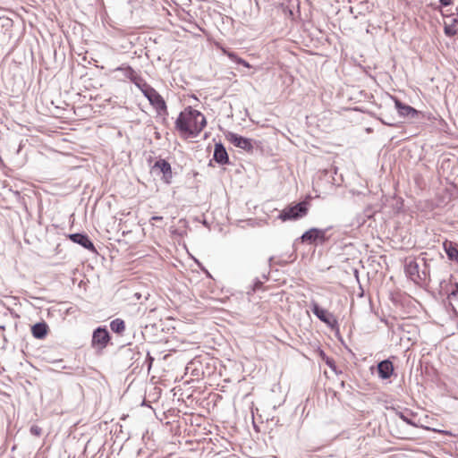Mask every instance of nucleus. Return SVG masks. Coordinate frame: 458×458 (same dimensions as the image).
Here are the masks:
<instances>
[{"instance_id": "obj_9", "label": "nucleus", "mask_w": 458, "mask_h": 458, "mask_svg": "<svg viewBox=\"0 0 458 458\" xmlns=\"http://www.w3.org/2000/svg\"><path fill=\"white\" fill-rule=\"evenodd\" d=\"M69 238L75 243L80 244L89 250H95L93 242L89 240V236L83 233H72Z\"/></svg>"}, {"instance_id": "obj_13", "label": "nucleus", "mask_w": 458, "mask_h": 458, "mask_svg": "<svg viewBox=\"0 0 458 458\" xmlns=\"http://www.w3.org/2000/svg\"><path fill=\"white\" fill-rule=\"evenodd\" d=\"M406 275L414 282L420 279L419 273V265L415 260H411L405 265Z\"/></svg>"}, {"instance_id": "obj_5", "label": "nucleus", "mask_w": 458, "mask_h": 458, "mask_svg": "<svg viewBox=\"0 0 458 458\" xmlns=\"http://www.w3.org/2000/svg\"><path fill=\"white\" fill-rule=\"evenodd\" d=\"M110 340V335L106 328L98 327L92 335V346L100 350L104 349Z\"/></svg>"}, {"instance_id": "obj_28", "label": "nucleus", "mask_w": 458, "mask_h": 458, "mask_svg": "<svg viewBox=\"0 0 458 458\" xmlns=\"http://www.w3.org/2000/svg\"><path fill=\"white\" fill-rule=\"evenodd\" d=\"M259 284H261V282L257 283V284H256V285H257V286H259Z\"/></svg>"}, {"instance_id": "obj_8", "label": "nucleus", "mask_w": 458, "mask_h": 458, "mask_svg": "<svg viewBox=\"0 0 458 458\" xmlns=\"http://www.w3.org/2000/svg\"><path fill=\"white\" fill-rule=\"evenodd\" d=\"M301 239L303 242H309V243H313L317 240L324 241L325 240V231L318 229V228H311V229L306 231L301 235Z\"/></svg>"}, {"instance_id": "obj_11", "label": "nucleus", "mask_w": 458, "mask_h": 458, "mask_svg": "<svg viewBox=\"0 0 458 458\" xmlns=\"http://www.w3.org/2000/svg\"><path fill=\"white\" fill-rule=\"evenodd\" d=\"M377 372L381 378H389L394 372L393 363L389 360H385L377 364Z\"/></svg>"}, {"instance_id": "obj_2", "label": "nucleus", "mask_w": 458, "mask_h": 458, "mask_svg": "<svg viewBox=\"0 0 458 458\" xmlns=\"http://www.w3.org/2000/svg\"><path fill=\"white\" fill-rule=\"evenodd\" d=\"M308 212L307 205L305 202H300L293 206L284 208L278 218L282 221L296 220L306 216Z\"/></svg>"}, {"instance_id": "obj_10", "label": "nucleus", "mask_w": 458, "mask_h": 458, "mask_svg": "<svg viewBox=\"0 0 458 458\" xmlns=\"http://www.w3.org/2000/svg\"><path fill=\"white\" fill-rule=\"evenodd\" d=\"M214 160L220 165H225L229 162L228 154L222 143L215 144Z\"/></svg>"}, {"instance_id": "obj_7", "label": "nucleus", "mask_w": 458, "mask_h": 458, "mask_svg": "<svg viewBox=\"0 0 458 458\" xmlns=\"http://www.w3.org/2000/svg\"><path fill=\"white\" fill-rule=\"evenodd\" d=\"M394 99L395 108L397 109L400 116L412 119L419 115V111H417L412 106L402 103L397 98H394Z\"/></svg>"}, {"instance_id": "obj_1", "label": "nucleus", "mask_w": 458, "mask_h": 458, "mask_svg": "<svg viewBox=\"0 0 458 458\" xmlns=\"http://www.w3.org/2000/svg\"><path fill=\"white\" fill-rule=\"evenodd\" d=\"M206 124L204 114L189 106L179 114L175 121V129L184 137L195 138Z\"/></svg>"}, {"instance_id": "obj_26", "label": "nucleus", "mask_w": 458, "mask_h": 458, "mask_svg": "<svg viewBox=\"0 0 458 458\" xmlns=\"http://www.w3.org/2000/svg\"><path fill=\"white\" fill-rule=\"evenodd\" d=\"M162 220H163V217L158 216H152L150 219V221H162Z\"/></svg>"}, {"instance_id": "obj_3", "label": "nucleus", "mask_w": 458, "mask_h": 458, "mask_svg": "<svg viewBox=\"0 0 458 458\" xmlns=\"http://www.w3.org/2000/svg\"><path fill=\"white\" fill-rule=\"evenodd\" d=\"M144 97L149 101L158 114H167L166 104L162 96L154 88L147 92Z\"/></svg>"}, {"instance_id": "obj_16", "label": "nucleus", "mask_w": 458, "mask_h": 458, "mask_svg": "<svg viewBox=\"0 0 458 458\" xmlns=\"http://www.w3.org/2000/svg\"><path fill=\"white\" fill-rule=\"evenodd\" d=\"M444 249L449 259L458 260V250L453 242H445Z\"/></svg>"}, {"instance_id": "obj_23", "label": "nucleus", "mask_w": 458, "mask_h": 458, "mask_svg": "<svg viewBox=\"0 0 458 458\" xmlns=\"http://www.w3.org/2000/svg\"><path fill=\"white\" fill-rule=\"evenodd\" d=\"M445 33L448 36H453L455 34V30H452L451 28L449 27H445Z\"/></svg>"}, {"instance_id": "obj_14", "label": "nucleus", "mask_w": 458, "mask_h": 458, "mask_svg": "<svg viewBox=\"0 0 458 458\" xmlns=\"http://www.w3.org/2000/svg\"><path fill=\"white\" fill-rule=\"evenodd\" d=\"M48 327L45 322L36 323L31 327L32 335L37 339H43L47 335Z\"/></svg>"}, {"instance_id": "obj_4", "label": "nucleus", "mask_w": 458, "mask_h": 458, "mask_svg": "<svg viewBox=\"0 0 458 458\" xmlns=\"http://www.w3.org/2000/svg\"><path fill=\"white\" fill-rule=\"evenodd\" d=\"M225 137L233 145L247 152H251L254 148L253 140L251 139L242 137L234 132H228Z\"/></svg>"}, {"instance_id": "obj_18", "label": "nucleus", "mask_w": 458, "mask_h": 458, "mask_svg": "<svg viewBox=\"0 0 458 458\" xmlns=\"http://www.w3.org/2000/svg\"><path fill=\"white\" fill-rule=\"evenodd\" d=\"M110 328L113 332L121 335L125 330L124 321L121 318H115L113 321H111Z\"/></svg>"}, {"instance_id": "obj_19", "label": "nucleus", "mask_w": 458, "mask_h": 458, "mask_svg": "<svg viewBox=\"0 0 458 458\" xmlns=\"http://www.w3.org/2000/svg\"><path fill=\"white\" fill-rule=\"evenodd\" d=\"M227 55L231 60L236 62L237 64H242L245 67H250V64L248 62H246L245 60H243L240 57H237V55L234 53H227Z\"/></svg>"}, {"instance_id": "obj_20", "label": "nucleus", "mask_w": 458, "mask_h": 458, "mask_svg": "<svg viewBox=\"0 0 458 458\" xmlns=\"http://www.w3.org/2000/svg\"><path fill=\"white\" fill-rule=\"evenodd\" d=\"M30 433L36 437H39L42 433V429L40 427L37 426V425H33L31 426L30 429Z\"/></svg>"}, {"instance_id": "obj_6", "label": "nucleus", "mask_w": 458, "mask_h": 458, "mask_svg": "<svg viewBox=\"0 0 458 458\" xmlns=\"http://www.w3.org/2000/svg\"><path fill=\"white\" fill-rule=\"evenodd\" d=\"M311 310L318 319L329 326H332V323L335 322L333 315L327 312V310L320 308L319 305L315 301L311 303Z\"/></svg>"}, {"instance_id": "obj_27", "label": "nucleus", "mask_w": 458, "mask_h": 458, "mask_svg": "<svg viewBox=\"0 0 458 458\" xmlns=\"http://www.w3.org/2000/svg\"><path fill=\"white\" fill-rule=\"evenodd\" d=\"M327 365L332 368L333 369H335V365H334V362H330V361H327Z\"/></svg>"}, {"instance_id": "obj_17", "label": "nucleus", "mask_w": 458, "mask_h": 458, "mask_svg": "<svg viewBox=\"0 0 458 458\" xmlns=\"http://www.w3.org/2000/svg\"><path fill=\"white\" fill-rule=\"evenodd\" d=\"M132 82L142 92L143 95H145L147 92H148L153 88L149 84H148L146 82V81L143 80L139 75L136 78H134Z\"/></svg>"}, {"instance_id": "obj_21", "label": "nucleus", "mask_w": 458, "mask_h": 458, "mask_svg": "<svg viewBox=\"0 0 458 458\" xmlns=\"http://www.w3.org/2000/svg\"><path fill=\"white\" fill-rule=\"evenodd\" d=\"M381 121H382L383 123H385V124H386L388 126H395L396 125L395 122L391 121L388 118H386V119L382 118Z\"/></svg>"}, {"instance_id": "obj_29", "label": "nucleus", "mask_w": 458, "mask_h": 458, "mask_svg": "<svg viewBox=\"0 0 458 458\" xmlns=\"http://www.w3.org/2000/svg\"><path fill=\"white\" fill-rule=\"evenodd\" d=\"M259 284H261V282L257 283V284H256V285H257V286H259Z\"/></svg>"}, {"instance_id": "obj_24", "label": "nucleus", "mask_w": 458, "mask_h": 458, "mask_svg": "<svg viewBox=\"0 0 458 458\" xmlns=\"http://www.w3.org/2000/svg\"><path fill=\"white\" fill-rule=\"evenodd\" d=\"M273 263H278L281 266H283V265L286 264V261H284V262H282V261H276L275 258L271 257V258H269V265L272 266Z\"/></svg>"}, {"instance_id": "obj_22", "label": "nucleus", "mask_w": 458, "mask_h": 458, "mask_svg": "<svg viewBox=\"0 0 458 458\" xmlns=\"http://www.w3.org/2000/svg\"><path fill=\"white\" fill-rule=\"evenodd\" d=\"M400 418L405 421L407 424H410V425H415L411 420H409L403 413H400L399 414Z\"/></svg>"}, {"instance_id": "obj_15", "label": "nucleus", "mask_w": 458, "mask_h": 458, "mask_svg": "<svg viewBox=\"0 0 458 458\" xmlns=\"http://www.w3.org/2000/svg\"><path fill=\"white\" fill-rule=\"evenodd\" d=\"M114 72H121L125 79H129L131 82L138 76L136 72L129 65H122L114 70Z\"/></svg>"}, {"instance_id": "obj_12", "label": "nucleus", "mask_w": 458, "mask_h": 458, "mask_svg": "<svg viewBox=\"0 0 458 458\" xmlns=\"http://www.w3.org/2000/svg\"><path fill=\"white\" fill-rule=\"evenodd\" d=\"M154 169H159V171L163 174L164 179L166 182H170L172 178V169L170 164L165 159L157 160L154 165Z\"/></svg>"}, {"instance_id": "obj_25", "label": "nucleus", "mask_w": 458, "mask_h": 458, "mask_svg": "<svg viewBox=\"0 0 458 458\" xmlns=\"http://www.w3.org/2000/svg\"><path fill=\"white\" fill-rule=\"evenodd\" d=\"M439 2L444 6H448L452 4V0H439Z\"/></svg>"}]
</instances>
